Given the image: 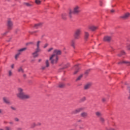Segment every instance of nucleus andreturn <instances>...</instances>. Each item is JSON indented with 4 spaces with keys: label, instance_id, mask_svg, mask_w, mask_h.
Masks as SVG:
<instances>
[{
    "label": "nucleus",
    "instance_id": "obj_14",
    "mask_svg": "<svg viewBox=\"0 0 130 130\" xmlns=\"http://www.w3.org/2000/svg\"><path fill=\"white\" fill-rule=\"evenodd\" d=\"M81 117H83V118H86L87 116H88V113L86 112H83L80 114Z\"/></svg>",
    "mask_w": 130,
    "mask_h": 130
},
{
    "label": "nucleus",
    "instance_id": "obj_52",
    "mask_svg": "<svg viewBox=\"0 0 130 130\" xmlns=\"http://www.w3.org/2000/svg\"><path fill=\"white\" fill-rule=\"evenodd\" d=\"M42 60V59H39V60H38V62H41V61Z\"/></svg>",
    "mask_w": 130,
    "mask_h": 130
},
{
    "label": "nucleus",
    "instance_id": "obj_25",
    "mask_svg": "<svg viewBox=\"0 0 130 130\" xmlns=\"http://www.w3.org/2000/svg\"><path fill=\"white\" fill-rule=\"evenodd\" d=\"M21 54H20V53H18L15 55V59H18V58H19V56H20V55Z\"/></svg>",
    "mask_w": 130,
    "mask_h": 130
},
{
    "label": "nucleus",
    "instance_id": "obj_40",
    "mask_svg": "<svg viewBox=\"0 0 130 130\" xmlns=\"http://www.w3.org/2000/svg\"><path fill=\"white\" fill-rule=\"evenodd\" d=\"M52 50H53V48H50L48 49V52H50L51 51H52Z\"/></svg>",
    "mask_w": 130,
    "mask_h": 130
},
{
    "label": "nucleus",
    "instance_id": "obj_34",
    "mask_svg": "<svg viewBox=\"0 0 130 130\" xmlns=\"http://www.w3.org/2000/svg\"><path fill=\"white\" fill-rule=\"evenodd\" d=\"M86 100V97H83L82 99H81L80 101H81V102H84V101H85Z\"/></svg>",
    "mask_w": 130,
    "mask_h": 130
},
{
    "label": "nucleus",
    "instance_id": "obj_9",
    "mask_svg": "<svg viewBox=\"0 0 130 130\" xmlns=\"http://www.w3.org/2000/svg\"><path fill=\"white\" fill-rule=\"evenodd\" d=\"M91 86H92V83L91 82L87 83L86 84L84 85V90H88L90 89V88L91 87Z\"/></svg>",
    "mask_w": 130,
    "mask_h": 130
},
{
    "label": "nucleus",
    "instance_id": "obj_30",
    "mask_svg": "<svg viewBox=\"0 0 130 130\" xmlns=\"http://www.w3.org/2000/svg\"><path fill=\"white\" fill-rule=\"evenodd\" d=\"M100 120L101 122H104L105 121V119H104L102 117H100Z\"/></svg>",
    "mask_w": 130,
    "mask_h": 130
},
{
    "label": "nucleus",
    "instance_id": "obj_33",
    "mask_svg": "<svg viewBox=\"0 0 130 130\" xmlns=\"http://www.w3.org/2000/svg\"><path fill=\"white\" fill-rule=\"evenodd\" d=\"M66 17H67V14L63 13L62 14V19H66Z\"/></svg>",
    "mask_w": 130,
    "mask_h": 130
},
{
    "label": "nucleus",
    "instance_id": "obj_12",
    "mask_svg": "<svg viewBox=\"0 0 130 130\" xmlns=\"http://www.w3.org/2000/svg\"><path fill=\"white\" fill-rule=\"evenodd\" d=\"M111 40V37L106 36L104 37V41H106V42H109Z\"/></svg>",
    "mask_w": 130,
    "mask_h": 130
},
{
    "label": "nucleus",
    "instance_id": "obj_45",
    "mask_svg": "<svg viewBox=\"0 0 130 130\" xmlns=\"http://www.w3.org/2000/svg\"><path fill=\"white\" fill-rule=\"evenodd\" d=\"M47 46H48V44H45L44 46V48H46Z\"/></svg>",
    "mask_w": 130,
    "mask_h": 130
},
{
    "label": "nucleus",
    "instance_id": "obj_48",
    "mask_svg": "<svg viewBox=\"0 0 130 130\" xmlns=\"http://www.w3.org/2000/svg\"><path fill=\"white\" fill-rule=\"evenodd\" d=\"M129 96L128 97V99H129L130 100V89L129 90Z\"/></svg>",
    "mask_w": 130,
    "mask_h": 130
},
{
    "label": "nucleus",
    "instance_id": "obj_15",
    "mask_svg": "<svg viewBox=\"0 0 130 130\" xmlns=\"http://www.w3.org/2000/svg\"><path fill=\"white\" fill-rule=\"evenodd\" d=\"M17 71L18 73L24 74V69H23V66L19 67L17 69Z\"/></svg>",
    "mask_w": 130,
    "mask_h": 130
},
{
    "label": "nucleus",
    "instance_id": "obj_19",
    "mask_svg": "<svg viewBox=\"0 0 130 130\" xmlns=\"http://www.w3.org/2000/svg\"><path fill=\"white\" fill-rule=\"evenodd\" d=\"M40 43H41V41H38L37 43V48L36 49H37L38 50H41L40 49Z\"/></svg>",
    "mask_w": 130,
    "mask_h": 130
},
{
    "label": "nucleus",
    "instance_id": "obj_10",
    "mask_svg": "<svg viewBox=\"0 0 130 130\" xmlns=\"http://www.w3.org/2000/svg\"><path fill=\"white\" fill-rule=\"evenodd\" d=\"M54 55H60L61 54V51L60 50H54L53 53Z\"/></svg>",
    "mask_w": 130,
    "mask_h": 130
},
{
    "label": "nucleus",
    "instance_id": "obj_23",
    "mask_svg": "<svg viewBox=\"0 0 130 130\" xmlns=\"http://www.w3.org/2000/svg\"><path fill=\"white\" fill-rule=\"evenodd\" d=\"M13 76V71L12 70L8 71V77H12Z\"/></svg>",
    "mask_w": 130,
    "mask_h": 130
},
{
    "label": "nucleus",
    "instance_id": "obj_54",
    "mask_svg": "<svg viewBox=\"0 0 130 130\" xmlns=\"http://www.w3.org/2000/svg\"><path fill=\"white\" fill-rule=\"evenodd\" d=\"M111 13H114V11L113 10H111Z\"/></svg>",
    "mask_w": 130,
    "mask_h": 130
},
{
    "label": "nucleus",
    "instance_id": "obj_59",
    "mask_svg": "<svg viewBox=\"0 0 130 130\" xmlns=\"http://www.w3.org/2000/svg\"><path fill=\"white\" fill-rule=\"evenodd\" d=\"M35 61V60H31V62H33V61Z\"/></svg>",
    "mask_w": 130,
    "mask_h": 130
},
{
    "label": "nucleus",
    "instance_id": "obj_41",
    "mask_svg": "<svg viewBox=\"0 0 130 130\" xmlns=\"http://www.w3.org/2000/svg\"><path fill=\"white\" fill-rule=\"evenodd\" d=\"M102 102H106V99L105 98H103L102 99Z\"/></svg>",
    "mask_w": 130,
    "mask_h": 130
},
{
    "label": "nucleus",
    "instance_id": "obj_6",
    "mask_svg": "<svg viewBox=\"0 0 130 130\" xmlns=\"http://www.w3.org/2000/svg\"><path fill=\"white\" fill-rule=\"evenodd\" d=\"M83 110H84V108H79L73 111L72 113L73 114H77V113H79V112H81V111H83Z\"/></svg>",
    "mask_w": 130,
    "mask_h": 130
},
{
    "label": "nucleus",
    "instance_id": "obj_32",
    "mask_svg": "<svg viewBox=\"0 0 130 130\" xmlns=\"http://www.w3.org/2000/svg\"><path fill=\"white\" fill-rule=\"evenodd\" d=\"M25 6H26V7H31L32 6L30 3H24Z\"/></svg>",
    "mask_w": 130,
    "mask_h": 130
},
{
    "label": "nucleus",
    "instance_id": "obj_58",
    "mask_svg": "<svg viewBox=\"0 0 130 130\" xmlns=\"http://www.w3.org/2000/svg\"><path fill=\"white\" fill-rule=\"evenodd\" d=\"M100 6H102V2H100Z\"/></svg>",
    "mask_w": 130,
    "mask_h": 130
},
{
    "label": "nucleus",
    "instance_id": "obj_5",
    "mask_svg": "<svg viewBox=\"0 0 130 130\" xmlns=\"http://www.w3.org/2000/svg\"><path fill=\"white\" fill-rule=\"evenodd\" d=\"M7 26L8 30H12L13 27H14V23L11 19H8L7 21Z\"/></svg>",
    "mask_w": 130,
    "mask_h": 130
},
{
    "label": "nucleus",
    "instance_id": "obj_60",
    "mask_svg": "<svg viewBox=\"0 0 130 130\" xmlns=\"http://www.w3.org/2000/svg\"><path fill=\"white\" fill-rule=\"evenodd\" d=\"M4 123H8V122L4 121Z\"/></svg>",
    "mask_w": 130,
    "mask_h": 130
},
{
    "label": "nucleus",
    "instance_id": "obj_3",
    "mask_svg": "<svg viewBox=\"0 0 130 130\" xmlns=\"http://www.w3.org/2000/svg\"><path fill=\"white\" fill-rule=\"evenodd\" d=\"M49 60L52 64H55L57 63V61H58V56L53 54L50 56Z\"/></svg>",
    "mask_w": 130,
    "mask_h": 130
},
{
    "label": "nucleus",
    "instance_id": "obj_56",
    "mask_svg": "<svg viewBox=\"0 0 130 130\" xmlns=\"http://www.w3.org/2000/svg\"><path fill=\"white\" fill-rule=\"evenodd\" d=\"M23 77H24V78H26V74H24V75H23Z\"/></svg>",
    "mask_w": 130,
    "mask_h": 130
},
{
    "label": "nucleus",
    "instance_id": "obj_11",
    "mask_svg": "<svg viewBox=\"0 0 130 130\" xmlns=\"http://www.w3.org/2000/svg\"><path fill=\"white\" fill-rule=\"evenodd\" d=\"M3 101L6 104H8L9 105H11V102H10V100L7 98H3Z\"/></svg>",
    "mask_w": 130,
    "mask_h": 130
},
{
    "label": "nucleus",
    "instance_id": "obj_16",
    "mask_svg": "<svg viewBox=\"0 0 130 130\" xmlns=\"http://www.w3.org/2000/svg\"><path fill=\"white\" fill-rule=\"evenodd\" d=\"M42 25H43V23H39L37 24H35L34 27L36 29H38V28H40V27H42Z\"/></svg>",
    "mask_w": 130,
    "mask_h": 130
},
{
    "label": "nucleus",
    "instance_id": "obj_7",
    "mask_svg": "<svg viewBox=\"0 0 130 130\" xmlns=\"http://www.w3.org/2000/svg\"><path fill=\"white\" fill-rule=\"evenodd\" d=\"M130 16V13H126L122 16H121V19H123L124 20H126V19H128Z\"/></svg>",
    "mask_w": 130,
    "mask_h": 130
},
{
    "label": "nucleus",
    "instance_id": "obj_53",
    "mask_svg": "<svg viewBox=\"0 0 130 130\" xmlns=\"http://www.w3.org/2000/svg\"><path fill=\"white\" fill-rule=\"evenodd\" d=\"M78 122H82V120H78Z\"/></svg>",
    "mask_w": 130,
    "mask_h": 130
},
{
    "label": "nucleus",
    "instance_id": "obj_28",
    "mask_svg": "<svg viewBox=\"0 0 130 130\" xmlns=\"http://www.w3.org/2000/svg\"><path fill=\"white\" fill-rule=\"evenodd\" d=\"M82 78H83V75H80L76 79V81H80V80H81V79H82Z\"/></svg>",
    "mask_w": 130,
    "mask_h": 130
},
{
    "label": "nucleus",
    "instance_id": "obj_13",
    "mask_svg": "<svg viewBox=\"0 0 130 130\" xmlns=\"http://www.w3.org/2000/svg\"><path fill=\"white\" fill-rule=\"evenodd\" d=\"M40 50H38L36 49L35 52L32 53V56H34V57H37V56H38L39 55L38 52H40Z\"/></svg>",
    "mask_w": 130,
    "mask_h": 130
},
{
    "label": "nucleus",
    "instance_id": "obj_20",
    "mask_svg": "<svg viewBox=\"0 0 130 130\" xmlns=\"http://www.w3.org/2000/svg\"><path fill=\"white\" fill-rule=\"evenodd\" d=\"M25 50H27V48H21L18 50V53H20V54H21L22 52L25 51Z\"/></svg>",
    "mask_w": 130,
    "mask_h": 130
},
{
    "label": "nucleus",
    "instance_id": "obj_24",
    "mask_svg": "<svg viewBox=\"0 0 130 130\" xmlns=\"http://www.w3.org/2000/svg\"><path fill=\"white\" fill-rule=\"evenodd\" d=\"M95 115H96V116H98V117H100V116L102 115V114H101V112H96L95 113Z\"/></svg>",
    "mask_w": 130,
    "mask_h": 130
},
{
    "label": "nucleus",
    "instance_id": "obj_55",
    "mask_svg": "<svg viewBox=\"0 0 130 130\" xmlns=\"http://www.w3.org/2000/svg\"><path fill=\"white\" fill-rule=\"evenodd\" d=\"M3 112V110L0 109V113H2Z\"/></svg>",
    "mask_w": 130,
    "mask_h": 130
},
{
    "label": "nucleus",
    "instance_id": "obj_51",
    "mask_svg": "<svg viewBox=\"0 0 130 130\" xmlns=\"http://www.w3.org/2000/svg\"><path fill=\"white\" fill-rule=\"evenodd\" d=\"M37 125H41V123L38 122V123H37Z\"/></svg>",
    "mask_w": 130,
    "mask_h": 130
},
{
    "label": "nucleus",
    "instance_id": "obj_46",
    "mask_svg": "<svg viewBox=\"0 0 130 130\" xmlns=\"http://www.w3.org/2000/svg\"><path fill=\"white\" fill-rule=\"evenodd\" d=\"M11 69H14V68L15 67V64H13L11 65Z\"/></svg>",
    "mask_w": 130,
    "mask_h": 130
},
{
    "label": "nucleus",
    "instance_id": "obj_44",
    "mask_svg": "<svg viewBox=\"0 0 130 130\" xmlns=\"http://www.w3.org/2000/svg\"><path fill=\"white\" fill-rule=\"evenodd\" d=\"M127 49H128V50H130V44H128L127 46Z\"/></svg>",
    "mask_w": 130,
    "mask_h": 130
},
{
    "label": "nucleus",
    "instance_id": "obj_43",
    "mask_svg": "<svg viewBox=\"0 0 130 130\" xmlns=\"http://www.w3.org/2000/svg\"><path fill=\"white\" fill-rule=\"evenodd\" d=\"M36 125V124L35 123H33L31 124V127H35V126Z\"/></svg>",
    "mask_w": 130,
    "mask_h": 130
},
{
    "label": "nucleus",
    "instance_id": "obj_49",
    "mask_svg": "<svg viewBox=\"0 0 130 130\" xmlns=\"http://www.w3.org/2000/svg\"><path fill=\"white\" fill-rule=\"evenodd\" d=\"M28 44H33V42H30L27 44V45H28Z\"/></svg>",
    "mask_w": 130,
    "mask_h": 130
},
{
    "label": "nucleus",
    "instance_id": "obj_27",
    "mask_svg": "<svg viewBox=\"0 0 130 130\" xmlns=\"http://www.w3.org/2000/svg\"><path fill=\"white\" fill-rule=\"evenodd\" d=\"M125 54V52L124 51H122L120 52V54H118L119 56H121V55H124Z\"/></svg>",
    "mask_w": 130,
    "mask_h": 130
},
{
    "label": "nucleus",
    "instance_id": "obj_29",
    "mask_svg": "<svg viewBox=\"0 0 130 130\" xmlns=\"http://www.w3.org/2000/svg\"><path fill=\"white\" fill-rule=\"evenodd\" d=\"M35 3L37 5H40V4H41V1L40 0H36Z\"/></svg>",
    "mask_w": 130,
    "mask_h": 130
},
{
    "label": "nucleus",
    "instance_id": "obj_37",
    "mask_svg": "<svg viewBox=\"0 0 130 130\" xmlns=\"http://www.w3.org/2000/svg\"><path fill=\"white\" fill-rule=\"evenodd\" d=\"M46 68V66H42L41 68V70H42V71H44V70H45Z\"/></svg>",
    "mask_w": 130,
    "mask_h": 130
},
{
    "label": "nucleus",
    "instance_id": "obj_50",
    "mask_svg": "<svg viewBox=\"0 0 130 130\" xmlns=\"http://www.w3.org/2000/svg\"><path fill=\"white\" fill-rule=\"evenodd\" d=\"M9 123L10 124H14V122L12 121L10 122Z\"/></svg>",
    "mask_w": 130,
    "mask_h": 130
},
{
    "label": "nucleus",
    "instance_id": "obj_61",
    "mask_svg": "<svg viewBox=\"0 0 130 130\" xmlns=\"http://www.w3.org/2000/svg\"><path fill=\"white\" fill-rule=\"evenodd\" d=\"M0 130H4V129L0 128Z\"/></svg>",
    "mask_w": 130,
    "mask_h": 130
},
{
    "label": "nucleus",
    "instance_id": "obj_57",
    "mask_svg": "<svg viewBox=\"0 0 130 130\" xmlns=\"http://www.w3.org/2000/svg\"><path fill=\"white\" fill-rule=\"evenodd\" d=\"M17 130H22V128H18Z\"/></svg>",
    "mask_w": 130,
    "mask_h": 130
},
{
    "label": "nucleus",
    "instance_id": "obj_1",
    "mask_svg": "<svg viewBox=\"0 0 130 130\" xmlns=\"http://www.w3.org/2000/svg\"><path fill=\"white\" fill-rule=\"evenodd\" d=\"M18 93L16 94V96L17 98L19 99H22V100L25 99H30L31 98V96L28 94L25 93L24 92V89L22 88H18Z\"/></svg>",
    "mask_w": 130,
    "mask_h": 130
},
{
    "label": "nucleus",
    "instance_id": "obj_62",
    "mask_svg": "<svg viewBox=\"0 0 130 130\" xmlns=\"http://www.w3.org/2000/svg\"><path fill=\"white\" fill-rule=\"evenodd\" d=\"M68 68V66H66V67H64V68Z\"/></svg>",
    "mask_w": 130,
    "mask_h": 130
},
{
    "label": "nucleus",
    "instance_id": "obj_17",
    "mask_svg": "<svg viewBox=\"0 0 130 130\" xmlns=\"http://www.w3.org/2000/svg\"><path fill=\"white\" fill-rule=\"evenodd\" d=\"M118 63V64H120V63H124L125 64H127V66H130V62L127 61H121Z\"/></svg>",
    "mask_w": 130,
    "mask_h": 130
},
{
    "label": "nucleus",
    "instance_id": "obj_42",
    "mask_svg": "<svg viewBox=\"0 0 130 130\" xmlns=\"http://www.w3.org/2000/svg\"><path fill=\"white\" fill-rule=\"evenodd\" d=\"M8 33H9V31H7L5 32L2 34V35H3L4 36L5 35H7V34H8Z\"/></svg>",
    "mask_w": 130,
    "mask_h": 130
},
{
    "label": "nucleus",
    "instance_id": "obj_4",
    "mask_svg": "<svg viewBox=\"0 0 130 130\" xmlns=\"http://www.w3.org/2000/svg\"><path fill=\"white\" fill-rule=\"evenodd\" d=\"M81 33H82V29L78 28L74 32V38L75 39H79L80 36L81 35Z\"/></svg>",
    "mask_w": 130,
    "mask_h": 130
},
{
    "label": "nucleus",
    "instance_id": "obj_31",
    "mask_svg": "<svg viewBox=\"0 0 130 130\" xmlns=\"http://www.w3.org/2000/svg\"><path fill=\"white\" fill-rule=\"evenodd\" d=\"M59 88H62L63 87H64V84L59 83Z\"/></svg>",
    "mask_w": 130,
    "mask_h": 130
},
{
    "label": "nucleus",
    "instance_id": "obj_21",
    "mask_svg": "<svg viewBox=\"0 0 130 130\" xmlns=\"http://www.w3.org/2000/svg\"><path fill=\"white\" fill-rule=\"evenodd\" d=\"M89 32H87V31H85L84 32V38L85 39V40H87V39H88V38H89Z\"/></svg>",
    "mask_w": 130,
    "mask_h": 130
},
{
    "label": "nucleus",
    "instance_id": "obj_36",
    "mask_svg": "<svg viewBox=\"0 0 130 130\" xmlns=\"http://www.w3.org/2000/svg\"><path fill=\"white\" fill-rule=\"evenodd\" d=\"M10 108L12 110H14V111H16V110H17V108H16V107H11Z\"/></svg>",
    "mask_w": 130,
    "mask_h": 130
},
{
    "label": "nucleus",
    "instance_id": "obj_26",
    "mask_svg": "<svg viewBox=\"0 0 130 130\" xmlns=\"http://www.w3.org/2000/svg\"><path fill=\"white\" fill-rule=\"evenodd\" d=\"M45 63L46 68H48V67H49V61L48 60H46Z\"/></svg>",
    "mask_w": 130,
    "mask_h": 130
},
{
    "label": "nucleus",
    "instance_id": "obj_35",
    "mask_svg": "<svg viewBox=\"0 0 130 130\" xmlns=\"http://www.w3.org/2000/svg\"><path fill=\"white\" fill-rule=\"evenodd\" d=\"M5 130H12V128L10 126H6Z\"/></svg>",
    "mask_w": 130,
    "mask_h": 130
},
{
    "label": "nucleus",
    "instance_id": "obj_18",
    "mask_svg": "<svg viewBox=\"0 0 130 130\" xmlns=\"http://www.w3.org/2000/svg\"><path fill=\"white\" fill-rule=\"evenodd\" d=\"M75 68L76 69V70L74 72V75H76V74L78 73V72H79V70H80V67H79V66L78 65H76L75 66Z\"/></svg>",
    "mask_w": 130,
    "mask_h": 130
},
{
    "label": "nucleus",
    "instance_id": "obj_47",
    "mask_svg": "<svg viewBox=\"0 0 130 130\" xmlns=\"http://www.w3.org/2000/svg\"><path fill=\"white\" fill-rule=\"evenodd\" d=\"M36 32H37V31H35L34 32H30L29 33H30V34H34V33H36Z\"/></svg>",
    "mask_w": 130,
    "mask_h": 130
},
{
    "label": "nucleus",
    "instance_id": "obj_38",
    "mask_svg": "<svg viewBox=\"0 0 130 130\" xmlns=\"http://www.w3.org/2000/svg\"><path fill=\"white\" fill-rule=\"evenodd\" d=\"M90 73V69L86 70L85 72V75H88Z\"/></svg>",
    "mask_w": 130,
    "mask_h": 130
},
{
    "label": "nucleus",
    "instance_id": "obj_39",
    "mask_svg": "<svg viewBox=\"0 0 130 130\" xmlns=\"http://www.w3.org/2000/svg\"><path fill=\"white\" fill-rule=\"evenodd\" d=\"M15 121H16L17 122L20 121V119L18 118L15 117L14 118Z\"/></svg>",
    "mask_w": 130,
    "mask_h": 130
},
{
    "label": "nucleus",
    "instance_id": "obj_2",
    "mask_svg": "<svg viewBox=\"0 0 130 130\" xmlns=\"http://www.w3.org/2000/svg\"><path fill=\"white\" fill-rule=\"evenodd\" d=\"M81 13V8L80 6H76L74 7L73 11L71 10H69V16L70 18H72V14H75V15H79Z\"/></svg>",
    "mask_w": 130,
    "mask_h": 130
},
{
    "label": "nucleus",
    "instance_id": "obj_8",
    "mask_svg": "<svg viewBox=\"0 0 130 130\" xmlns=\"http://www.w3.org/2000/svg\"><path fill=\"white\" fill-rule=\"evenodd\" d=\"M88 29H89V30H91V31H95V30H97L98 29V26L89 25L88 26Z\"/></svg>",
    "mask_w": 130,
    "mask_h": 130
},
{
    "label": "nucleus",
    "instance_id": "obj_22",
    "mask_svg": "<svg viewBox=\"0 0 130 130\" xmlns=\"http://www.w3.org/2000/svg\"><path fill=\"white\" fill-rule=\"evenodd\" d=\"M76 45V42L74 40L71 41V46L73 47V48H75V45Z\"/></svg>",
    "mask_w": 130,
    "mask_h": 130
}]
</instances>
